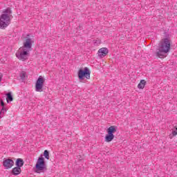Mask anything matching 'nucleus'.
I'll return each instance as SVG.
<instances>
[{
    "label": "nucleus",
    "mask_w": 177,
    "mask_h": 177,
    "mask_svg": "<svg viewBox=\"0 0 177 177\" xmlns=\"http://www.w3.org/2000/svg\"><path fill=\"white\" fill-rule=\"evenodd\" d=\"M1 81H2V79H1V77H0V82H1Z\"/></svg>",
    "instance_id": "obj_21"
},
{
    "label": "nucleus",
    "mask_w": 177,
    "mask_h": 177,
    "mask_svg": "<svg viewBox=\"0 0 177 177\" xmlns=\"http://www.w3.org/2000/svg\"><path fill=\"white\" fill-rule=\"evenodd\" d=\"M117 132V127L115 126H111L107 129V134L105 136V142L108 143L114 139V133Z\"/></svg>",
    "instance_id": "obj_6"
},
{
    "label": "nucleus",
    "mask_w": 177,
    "mask_h": 177,
    "mask_svg": "<svg viewBox=\"0 0 177 177\" xmlns=\"http://www.w3.org/2000/svg\"><path fill=\"white\" fill-rule=\"evenodd\" d=\"M107 53H109V49H107V48H102L98 50V56H100V57L107 56Z\"/></svg>",
    "instance_id": "obj_10"
},
{
    "label": "nucleus",
    "mask_w": 177,
    "mask_h": 177,
    "mask_svg": "<svg viewBox=\"0 0 177 177\" xmlns=\"http://www.w3.org/2000/svg\"><path fill=\"white\" fill-rule=\"evenodd\" d=\"M15 165L18 168H21V167L24 165V160H23L21 158H17L15 162Z\"/></svg>",
    "instance_id": "obj_12"
},
{
    "label": "nucleus",
    "mask_w": 177,
    "mask_h": 177,
    "mask_svg": "<svg viewBox=\"0 0 177 177\" xmlns=\"http://www.w3.org/2000/svg\"><path fill=\"white\" fill-rule=\"evenodd\" d=\"M169 49H171V41L169 39H164L159 46V50L156 53V56L160 59H164L165 57L164 53H168Z\"/></svg>",
    "instance_id": "obj_1"
},
{
    "label": "nucleus",
    "mask_w": 177,
    "mask_h": 177,
    "mask_svg": "<svg viewBox=\"0 0 177 177\" xmlns=\"http://www.w3.org/2000/svg\"><path fill=\"white\" fill-rule=\"evenodd\" d=\"M6 111H8V109L6 107H2L1 109V111H0V113H1V114H5L6 113Z\"/></svg>",
    "instance_id": "obj_19"
},
{
    "label": "nucleus",
    "mask_w": 177,
    "mask_h": 177,
    "mask_svg": "<svg viewBox=\"0 0 177 177\" xmlns=\"http://www.w3.org/2000/svg\"><path fill=\"white\" fill-rule=\"evenodd\" d=\"M100 44H102V41L100 39H97L96 40H93V44L95 46H99Z\"/></svg>",
    "instance_id": "obj_16"
},
{
    "label": "nucleus",
    "mask_w": 177,
    "mask_h": 177,
    "mask_svg": "<svg viewBox=\"0 0 177 177\" xmlns=\"http://www.w3.org/2000/svg\"><path fill=\"white\" fill-rule=\"evenodd\" d=\"M177 135V127H175L174 129L172 130L171 134H170L169 138L170 139H172L174 136H176Z\"/></svg>",
    "instance_id": "obj_14"
},
{
    "label": "nucleus",
    "mask_w": 177,
    "mask_h": 177,
    "mask_svg": "<svg viewBox=\"0 0 177 177\" xmlns=\"http://www.w3.org/2000/svg\"><path fill=\"white\" fill-rule=\"evenodd\" d=\"M1 106H2V107H5V102H3V101H1Z\"/></svg>",
    "instance_id": "obj_20"
},
{
    "label": "nucleus",
    "mask_w": 177,
    "mask_h": 177,
    "mask_svg": "<svg viewBox=\"0 0 177 177\" xmlns=\"http://www.w3.org/2000/svg\"><path fill=\"white\" fill-rule=\"evenodd\" d=\"M15 165V162L12 159H4L3 161V167L5 169H10Z\"/></svg>",
    "instance_id": "obj_9"
},
{
    "label": "nucleus",
    "mask_w": 177,
    "mask_h": 177,
    "mask_svg": "<svg viewBox=\"0 0 177 177\" xmlns=\"http://www.w3.org/2000/svg\"><path fill=\"white\" fill-rule=\"evenodd\" d=\"M12 175L17 176V175H20L21 174V168L15 167L12 170Z\"/></svg>",
    "instance_id": "obj_11"
},
{
    "label": "nucleus",
    "mask_w": 177,
    "mask_h": 177,
    "mask_svg": "<svg viewBox=\"0 0 177 177\" xmlns=\"http://www.w3.org/2000/svg\"><path fill=\"white\" fill-rule=\"evenodd\" d=\"M146 85V81L145 80H142L140 82L138 85V89H143Z\"/></svg>",
    "instance_id": "obj_13"
},
{
    "label": "nucleus",
    "mask_w": 177,
    "mask_h": 177,
    "mask_svg": "<svg viewBox=\"0 0 177 177\" xmlns=\"http://www.w3.org/2000/svg\"><path fill=\"white\" fill-rule=\"evenodd\" d=\"M77 76L80 81L85 80V78L86 80H91V70L88 67H84V69H79Z\"/></svg>",
    "instance_id": "obj_5"
},
{
    "label": "nucleus",
    "mask_w": 177,
    "mask_h": 177,
    "mask_svg": "<svg viewBox=\"0 0 177 177\" xmlns=\"http://www.w3.org/2000/svg\"><path fill=\"white\" fill-rule=\"evenodd\" d=\"M6 95H7V98H6L7 102L9 103V100L10 102H13V97L12 96V93H8Z\"/></svg>",
    "instance_id": "obj_15"
},
{
    "label": "nucleus",
    "mask_w": 177,
    "mask_h": 177,
    "mask_svg": "<svg viewBox=\"0 0 177 177\" xmlns=\"http://www.w3.org/2000/svg\"><path fill=\"white\" fill-rule=\"evenodd\" d=\"M32 39L30 37H26L23 42V46L21 47L28 52H31L32 50Z\"/></svg>",
    "instance_id": "obj_8"
},
{
    "label": "nucleus",
    "mask_w": 177,
    "mask_h": 177,
    "mask_svg": "<svg viewBox=\"0 0 177 177\" xmlns=\"http://www.w3.org/2000/svg\"><path fill=\"white\" fill-rule=\"evenodd\" d=\"M47 171L48 168L45 162V159L43 157H39L35 165V172L37 174H41V172H46Z\"/></svg>",
    "instance_id": "obj_3"
},
{
    "label": "nucleus",
    "mask_w": 177,
    "mask_h": 177,
    "mask_svg": "<svg viewBox=\"0 0 177 177\" xmlns=\"http://www.w3.org/2000/svg\"><path fill=\"white\" fill-rule=\"evenodd\" d=\"M15 55L16 57H17L19 60H21V62H26V60H27L30 56V51L21 47L17 51Z\"/></svg>",
    "instance_id": "obj_4"
},
{
    "label": "nucleus",
    "mask_w": 177,
    "mask_h": 177,
    "mask_svg": "<svg viewBox=\"0 0 177 177\" xmlns=\"http://www.w3.org/2000/svg\"><path fill=\"white\" fill-rule=\"evenodd\" d=\"M10 15H12L10 8H6L3 11V14L0 16V28L3 30L10 24Z\"/></svg>",
    "instance_id": "obj_2"
},
{
    "label": "nucleus",
    "mask_w": 177,
    "mask_h": 177,
    "mask_svg": "<svg viewBox=\"0 0 177 177\" xmlns=\"http://www.w3.org/2000/svg\"><path fill=\"white\" fill-rule=\"evenodd\" d=\"M2 114V112H0V115Z\"/></svg>",
    "instance_id": "obj_22"
},
{
    "label": "nucleus",
    "mask_w": 177,
    "mask_h": 177,
    "mask_svg": "<svg viewBox=\"0 0 177 177\" xmlns=\"http://www.w3.org/2000/svg\"><path fill=\"white\" fill-rule=\"evenodd\" d=\"M26 75H27V73H26L25 71L21 72L19 74L21 80H24V78H26Z\"/></svg>",
    "instance_id": "obj_17"
},
{
    "label": "nucleus",
    "mask_w": 177,
    "mask_h": 177,
    "mask_svg": "<svg viewBox=\"0 0 177 177\" xmlns=\"http://www.w3.org/2000/svg\"><path fill=\"white\" fill-rule=\"evenodd\" d=\"M44 84H45V79L42 76H39L35 83V91L43 92Z\"/></svg>",
    "instance_id": "obj_7"
},
{
    "label": "nucleus",
    "mask_w": 177,
    "mask_h": 177,
    "mask_svg": "<svg viewBox=\"0 0 177 177\" xmlns=\"http://www.w3.org/2000/svg\"><path fill=\"white\" fill-rule=\"evenodd\" d=\"M44 156L46 160H49V151L48 150L44 151Z\"/></svg>",
    "instance_id": "obj_18"
}]
</instances>
